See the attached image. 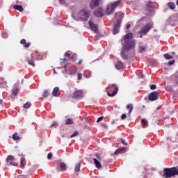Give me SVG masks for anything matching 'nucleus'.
<instances>
[{
  "mask_svg": "<svg viewBox=\"0 0 178 178\" xmlns=\"http://www.w3.org/2000/svg\"><path fill=\"white\" fill-rule=\"evenodd\" d=\"M118 143H120L121 142V143L125 146H127L128 144L127 143L125 142V140L123 139V138H119L118 140H117Z\"/></svg>",
  "mask_w": 178,
  "mask_h": 178,
  "instance_id": "obj_32",
  "label": "nucleus"
},
{
  "mask_svg": "<svg viewBox=\"0 0 178 178\" xmlns=\"http://www.w3.org/2000/svg\"><path fill=\"white\" fill-rule=\"evenodd\" d=\"M1 86H3V88H7L8 83L6 82H3L1 83Z\"/></svg>",
  "mask_w": 178,
  "mask_h": 178,
  "instance_id": "obj_40",
  "label": "nucleus"
},
{
  "mask_svg": "<svg viewBox=\"0 0 178 178\" xmlns=\"http://www.w3.org/2000/svg\"><path fill=\"white\" fill-rule=\"evenodd\" d=\"M94 163L95 164L96 168L98 169H100L102 168V164L99 160H97L96 159H94Z\"/></svg>",
  "mask_w": 178,
  "mask_h": 178,
  "instance_id": "obj_23",
  "label": "nucleus"
},
{
  "mask_svg": "<svg viewBox=\"0 0 178 178\" xmlns=\"http://www.w3.org/2000/svg\"><path fill=\"white\" fill-rule=\"evenodd\" d=\"M90 14L89 11H86L85 10H81L79 12L78 14V17L81 21H88V17H90Z\"/></svg>",
  "mask_w": 178,
  "mask_h": 178,
  "instance_id": "obj_4",
  "label": "nucleus"
},
{
  "mask_svg": "<svg viewBox=\"0 0 178 178\" xmlns=\"http://www.w3.org/2000/svg\"><path fill=\"white\" fill-rule=\"evenodd\" d=\"M26 159H24V158H21V159H20V168H22V169H24V167H25V165H26Z\"/></svg>",
  "mask_w": 178,
  "mask_h": 178,
  "instance_id": "obj_20",
  "label": "nucleus"
},
{
  "mask_svg": "<svg viewBox=\"0 0 178 178\" xmlns=\"http://www.w3.org/2000/svg\"><path fill=\"white\" fill-rule=\"evenodd\" d=\"M79 136V132H77L76 131L75 132H74V134H72L71 136H70V138H74V137H76Z\"/></svg>",
  "mask_w": 178,
  "mask_h": 178,
  "instance_id": "obj_38",
  "label": "nucleus"
},
{
  "mask_svg": "<svg viewBox=\"0 0 178 178\" xmlns=\"http://www.w3.org/2000/svg\"><path fill=\"white\" fill-rule=\"evenodd\" d=\"M35 54L37 55L36 58H37L38 60H42V56H40L39 53H38L36 51H35L34 53H32V54H31V56L33 57Z\"/></svg>",
  "mask_w": 178,
  "mask_h": 178,
  "instance_id": "obj_28",
  "label": "nucleus"
},
{
  "mask_svg": "<svg viewBox=\"0 0 178 178\" xmlns=\"http://www.w3.org/2000/svg\"><path fill=\"white\" fill-rule=\"evenodd\" d=\"M103 119H104V116L99 117V118L97 119V123H98V122H100L101 121L103 120Z\"/></svg>",
  "mask_w": 178,
  "mask_h": 178,
  "instance_id": "obj_42",
  "label": "nucleus"
},
{
  "mask_svg": "<svg viewBox=\"0 0 178 178\" xmlns=\"http://www.w3.org/2000/svg\"><path fill=\"white\" fill-rule=\"evenodd\" d=\"M82 79V74H78V80H81Z\"/></svg>",
  "mask_w": 178,
  "mask_h": 178,
  "instance_id": "obj_50",
  "label": "nucleus"
},
{
  "mask_svg": "<svg viewBox=\"0 0 178 178\" xmlns=\"http://www.w3.org/2000/svg\"><path fill=\"white\" fill-rule=\"evenodd\" d=\"M28 63L33 67L35 66L34 60L33 59L28 58Z\"/></svg>",
  "mask_w": 178,
  "mask_h": 178,
  "instance_id": "obj_33",
  "label": "nucleus"
},
{
  "mask_svg": "<svg viewBox=\"0 0 178 178\" xmlns=\"http://www.w3.org/2000/svg\"><path fill=\"white\" fill-rule=\"evenodd\" d=\"M115 66L117 70H121L123 69L124 65L121 61H118Z\"/></svg>",
  "mask_w": 178,
  "mask_h": 178,
  "instance_id": "obj_18",
  "label": "nucleus"
},
{
  "mask_svg": "<svg viewBox=\"0 0 178 178\" xmlns=\"http://www.w3.org/2000/svg\"><path fill=\"white\" fill-rule=\"evenodd\" d=\"M26 42V41L25 39H22L20 40V44H25Z\"/></svg>",
  "mask_w": 178,
  "mask_h": 178,
  "instance_id": "obj_46",
  "label": "nucleus"
},
{
  "mask_svg": "<svg viewBox=\"0 0 178 178\" xmlns=\"http://www.w3.org/2000/svg\"><path fill=\"white\" fill-rule=\"evenodd\" d=\"M83 97V92L82 90H77L74 92V93H72V99H80Z\"/></svg>",
  "mask_w": 178,
  "mask_h": 178,
  "instance_id": "obj_7",
  "label": "nucleus"
},
{
  "mask_svg": "<svg viewBox=\"0 0 178 178\" xmlns=\"http://www.w3.org/2000/svg\"><path fill=\"white\" fill-rule=\"evenodd\" d=\"M172 54H175V52H172Z\"/></svg>",
  "mask_w": 178,
  "mask_h": 178,
  "instance_id": "obj_64",
  "label": "nucleus"
},
{
  "mask_svg": "<svg viewBox=\"0 0 178 178\" xmlns=\"http://www.w3.org/2000/svg\"><path fill=\"white\" fill-rule=\"evenodd\" d=\"M153 9L154 8L152 6V1H146L145 10L149 13H152L153 12Z\"/></svg>",
  "mask_w": 178,
  "mask_h": 178,
  "instance_id": "obj_11",
  "label": "nucleus"
},
{
  "mask_svg": "<svg viewBox=\"0 0 178 178\" xmlns=\"http://www.w3.org/2000/svg\"><path fill=\"white\" fill-rule=\"evenodd\" d=\"M164 57L167 60H171V59L173 58V57H172V56H170V55H169L168 54H164Z\"/></svg>",
  "mask_w": 178,
  "mask_h": 178,
  "instance_id": "obj_37",
  "label": "nucleus"
},
{
  "mask_svg": "<svg viewBox=\"0 0 178 178\" xmlns=\"http://www.w3.org/2000/svg\"><path fill=\"white\" fill-rule=\"evenodd\" d=\"M31 106V104L29 102H27L26 104H24V109H29Z\"/></svg>",
  "mask_w": 178,
  "mask_h": 178,
  "instance_id": "obj_35",
  "label": "nucleus"
},
{
  "mask_svg": "<svg viewBox=\"0 0 178 178\" xmlns=\"http://www.w3.org/2000/svg\"><path fill=\"white\" fill-rule=\"evenodd\" d=\"M47 159H48L49 160H51V159H52V154H51V153H49V154H47Z\"/></svg>",
  "mask_w": 178,
  "mask_h": 178,
  "instance_id": "obj_43",
  "label": "nucleus"
},
{
  "mask_svg": "<svg viewBox=\"0 0 178 178\" xmlns=\"http://www.w3.org/2000/svg\"><path fill=\"white\" fill-rule=\"evenodd\" d=\"M127 109H129L128 117H130L131 114V112L133 111V104H129L127 106Z\"/></svg>",
  "mask_w": 178,
  "mask_h": 178,
  "instance_id": "obj_19",
  "label": "nucleus"
},
{
  "mask_svg": "<svg viewBox=\"0 0 178 178\" xmlns=\"http://www.w3.org/2000/svg\"><path fill=\"white\" fill-rule=\"evenodd\" d=\"M96 157L98 160H102V157L99 154H96Z\"/></svg>",
  "mask_w": 178,
  "mask_h": 178,
  "instance_id": "obj_48",
  "label": "nucleus"
},
{
  "mask_svg": "<svg viewBox=\"0 0 178 178\" xmlns=\"http://www.w3.org/2000/svg\"><path fill=\"white\" fill-rule=\"evenodd\" d=\"M126 150H127V149L125 147L119 148L118 149H117L115 152V155H119V154H124Z\"/></svg>",
  "mask_w": 178,
  "mask_h": 178,
  "instance_id": "obj_17",
  "label": "nucleus"
},
{
  "mask_svg": "<svg viewBox=\"0 0 178 178\" xmlns=\"http://www.w3.org/2000/svg\"><path fill=\"white\" fill-rule=\"evenodd\" d=\"M175 63V60H172L171 61L168 62V65H174Z\"/></svg>",
  "mask_w": 178,
  "mask_h": 178,
  "instance_id": "obj_45",
  "label": "nucleus"
},
{
  "mask_svg": "<svg viewBox=\"0 0 178 178\" xmlns=\"http://www.w3.org/2000/svg\"><path fill=\"white\" fill-rule=\"evenodd\" d=\"M120 26H121V23L119 21L115 25L114 29H113V34H118V33H120Z\"/></svg>",
  "mask_w": 178,
  "mask_h": 178,
  "instance_id": "obj_14",
  "label": "nucleus"
},
{
  "mask_svg": "<svg viewBox=\"0 0 178 178\" xmlns=\"http://www.w3.org/2000/svg\"><path fill=\"white\" fill-rule=\"evenodd\" d=\"M157 110L161 109V106H159L156 108Z\"/></svg>",
  "mask_w": 178,
  "mask_h": 178,
  "instance_id": "obj_57",
  "label": "nucleus"
},
{
  "mask_svg": "<svg viewBox=\"0 0 178 178\" xmlns=\"http://www.w3.org/2000/svg\"><path fill=\"white\" fill-rule=\"evenodd\" d=\"M14 9L18 10L20 13L24 11V8L21 5H15L14 6Z\"/></svg>",
  "mask_w": 178,
  "mask_h": 178,
  "instance_id": "obj_22",
  "label": "nucleus"
},
{
  "mask_svg": "<svg viewBox=\"0 0 178 178\" xmlns=\"http://www.w3.org/2000/svg\"><path fill=\"white\" fill-rule=\"evenodd\" d=\"M165 90H167L168 91H171L172 90V87L167 86Z\"/></svg>",
  "mask_w": 178,
  "mask_h": 178,
  "instance_id": "obj_41",
  "label": "nucleus"
},
{
  "mask_svg": "<svg viewBox=\"0 0 178 178\" xmlns=\"http://www.w3.org/2000/svg\"><path fill=\"white\" fill-rule=\"evenodd\" d=\"M17 178H26L24 175H19Z\"/></svg>",
  "mask_w": 178,
  "mask_h": 178,
  "instance_id": "obj_52",
  "label": "nucleus"
},
{
  "mask_svg": "<svg viewBox=\"0 0 178 178\" xmlns=\"http://www.w3.org/2000/svg\"><path fill=\"white\" fill-rule=\"evenodd\" d=\"M176 81L178 83V77L176 79Z\"/></svg>",
  "mask_w": 178,
  "mask_h": 178,
  "instance_id": "obj_60",
  "label": "nucleus"
},
{
  "mask_svg": "<svg viewBox=\"0 0 178 178\" xmlns=\"http://www.w3.org/2000/svg\"><path fill=\"white\" fill-rule=\"evenodd\" d=\"M130 27H131V24H127L126 29H130Z\"/></svg>",
  "mask_w": 178,
  "mask_h": 178,
  "instance_id": "obj_55",
  "label": "nucleus"
},
{
  "mask_svg": "<svg viewBox=\"0 0 178 178\" xmlns=\"http://www.w3.org/2000/svg\"><path fill=\"white\" fill-rule=\"evenodd\" d=\"M158 99H159V93H158L156 91L149 93V97H148L149 100L155 101Z\"/></svg>",
  "mask_w": 178,
  "mask_h": 178,
  "instance_id": "obj_8",
  "label": "nucleus"
},
{
  "mask_svg": "<svg viewBox=\"0 0 178 178\" xmlns=\"http://www.w3.org/2000/svg\"><path fill=\"white\" fill-rule=\"evenodd\" d=\"M121 44L122 47L120 56L122 59L127 60L128 56L125 54V52H129L130 49L135 48V42L133 40V34L131 33H127L121 40Z\"/></svg>",
  "mask_w": 178,
  "mask_h": 178,
  "instance_id": "obj_1",
  "label": "nucleus"
},
{
  "mask_svg": "<svg viewBox=\"0 0 178 178\" xmlns=\"http://www.w3.org/2000/svg\"><path fill=\"white\" fill-rule=\"evenodd\" d=\"M168 6L170 8V9H171L172 10L175 9V4L174 2H169L168 3Z\"/></svg>",
  "mask_w": 178,
  "mask_h": 178,
  "instance_id": "obj_27",
  "label": "nucleus"
},
{
  "mask_svg": "<svg viewBox=\"0 0 178 178\" xmlns=\"http://www.w3.org/2000/svg\"><path fill=\"white\" fill-rule=\"evenodd\" d=\"M81 163H78L75 165L74 170L76 172H79L81 171Z\"/></svg>",
  "mask_w": 178,
  "mask_h": 178,
  "instance_id": "obj_24",
  "label": "nucleus"
},
{
  "mask_svg": "<svg viewBox=\"0 0 178 178\" xmlns=\"http://www.w3.org/2000/svg\"><path fill=\"white\" fill-rule=\"evenodd\" d=\"M96 17H100L104 16V10L101 8L96 10L94 13Z\"/></svg>",
  "mask_w": 178,
  "mask_h": 178,
  "instance_id": "obj_15",
  "label": "nucleus"
},
{
  "mask_svg": "<svg viewBox=\"0 0 178 178\" xmlns=\"http://www.w3.org/2000/svg\"><path fill=\"white\" fill-rule=\"evenodd\" d=\"M17 92H19V88H14L13 89V93L15 96H17Z\"/></svg>",
  "mask_w": 178,
  "mask_h": 178,
  "instance_id": "obj_36",
  "label": "nucleus"
},
{
  "mask_svg": "<svg viewBox=\"0 0 178 178\" xmlns=\"http://www.w3.org/2000/svg\"><path fill=\"white\" fill-rule=\"evenodd\" d=\"M76 71H74L73 72L70 73V75H74L76 74Z\"/></svg>",
  "mask_w": 178,
  "mask_h": 178,
  "instance_id": "obj_53",
  "label": "nucleus"
},
{
  "mask_svg": "<svg viewBox=\"0 0 178 178\" xmlns=\"http://www.w3.org/2000/svg\"><path fill=\"white\" fill-rule=\"evenodd\" d=\"M154 26V23H148L145 26L140 28L139 33L143 35L147 34Z\"/></svg>",
  "mask_w": 178,
  "mask_h": 178,
  "instance_id": "obj_5",
  "label": "nucleus"
},
{
  "mask_svg": "<svg viewBox=\"0 0 178 178\" xmlns=\"http://www.w3.org/2000/svg\"><path fill=\"white\" fill-rule=\"evenodd\" d=\"M150 89L152 90H156V85H151Z\"/></svg>",
  "mask_w": 178,
  "mask_h": 178,
  "instance_id": "obj_44",
  "label": "nucleus"
},
{
  "mask_svg": "<svg viewBox=\"0 0 178 178\" xmlns=\"http://www.w3.org/2000/svg\"><path fill=\"white\" fill-rule=\"evenodd\" d=\"M177 5L178 6V0H177Z\"/></svg>",
  "mask_w": 178,
  "mask_h": 178,
  "instance_id": "obj_61",
  "label": "nucleus"
},
{
  "mask_svg": "<svg viewBox=\"0 0 178 178\" xmlns=\"http://www.w3.org/2000/svg\"><path fill=\"white\" fill-rule=\"evenodd\" d=\"M147 50V47L145 46H139L138 51L140 53L145 52Z\"/></svg>",
  "mask_w": 178,
  "mask_h": 178,
  "instance_id": "obj_25",
  "label": "nucleus"
},
{
  "mask_svg": "<svg viewBox=\"0 0 178 178\" xmlns=\"http://www.w3.org/2000/svg\"><path fill=\"white\" fill-rule=\"evenodd\" d=\"M59 2L61 3V4H63L65 3L64 0H58Z\"/></svg>",
  "mask_w": 178,
  "mask_h": 178,
  "instance_id": "obj_54",
  "label": "nucleus"
},
{
  "mask_svg": "<svg viewBox=\"0 0 178 178\" xmlns=\"http://www.w3.org/2000/svg\"><path fill=\"white\" fill-rule=\"evenodd\" d=\"M175 175L178 176V166L170 168H165L164 174L162 177L164 178H171Z\"/></svg>",
  "mask_w": 178,
  "mask_h": 178,
  "instance_id": "obj_2",
  "label": "nucleus"
},
{
  "mask_svg": "<svg viewBox=\"0 0 178 178\" xmlns=\"http://www.w3.org/2000/svg\"><path fill=\"white\" fill-rule=\"evenodd\" d=\"M88 24L92 31H93L95 33L98 32L97 26L96 24H93L91 20H89Z\"/></svg>",
  "mask_w": 178,
  "mask_h": 178,
  "instance_id": "obj_13",
  "label": "nucleus"
},
{
  "mask_svg": "<svg viewBox=\"0 0 178 178\" xmlns=\"http://www.w3.org/2000/svg\"><path fill=\"white\" fill-rule=\"evenodd\" d=\"M124 16V15L122 12H117L115 13V17L117 19V22L122 23Z\"/></svg>",
  "mask_w": 178,
  "mask_h": 178,
  "instance_id": "obj_12",
  "label": "nucleus"
},
{
  "mask_svg": "<svg viewBox=\"0 0 178 178\" xmlns=\"http://www.w3.org/2000/svg\"><path fill=\"white\" fill-rule=\"evenodd\" d=\"M83 63V60L82 59H79V62H78V65H81Z\"/></svg>",
  "mask_w": 178,
  "mask_h": 178,
  "instance_id": "obj_51",
  "label": "nucleus"
},
{
  "mask_svg": "<svg viewBox=\"0 0 178 178\" xmlns=\"http://www.w3.org/2000/svg\"><path fill=\"white\" fill-rule=\"evenodd\" d=\"M107 90H114V91H113L112 93L108 92L107 95L110 97H113L116 95V94L118 93V92L119 91V88H118V86L115 84H113V85H109L107 87Z\"/></svg>",
  "mask_w": 178,
  "mask_h": 178,
  "instance_id": "obj_6",
  "label": "nucleus"
},
{
  "mask_svg": "<svg viewBox=\"0 0 178 178\" xmlns=\"http://www.w3.org/2000/svg\"><path fill=\"white\" fill-rule=\"evenodd\" d=\"M140 123H141L142 125H143V127H148L147 121L145 120V119H142L141 121H140Z\"/></svg>",
  "mask_w": 178,
  "mask_h": 178,
  "instance_id": "obj_30",
  "label": "nucleus"
},
{
  "mask_svg": "<svg viewBox=\"0 0 178 178\" xmlns=\"http://www.w3.org/2000/svg\"><path fill=\"white\" fill-rule=\"evenodd\" d=\"M31 42H28L26 44H25V45L24 46L25 49H28L31 47Z\"/></svg>",
  "mask_w": 178,
  "mask_h": 178,
  "instance_id": "obj_39",
  "label": "nucleus"
},
{
  "mask_svg": "<svg viewBox=\"0 0 178 178\" xmlns=\"http://www.w3.org/2000/svg\"><path fill=\"white\" fill-rule=\"evenodd\" d=\"M65 57H67V58H70L71 59H73L74 57V56H72V54H70V51H67L65 54Z\"/></svg>",
  "mask_w": 178,
  "mask_h": 178,
  "instance_id": "obj_34",
  "label": "nucleus"
},
{
  "mask_svg": "<svg viewBox=\"0 0 178 178\" xmlns=\"http://www.w3.org/2000/svg\"><path fill=\"white\" fill-rule=\"evenodd\" d=\"M49 90H44L43 94H42V97H43L44 98H47V97H49Z\"/></svg>",
  "mask_w": 178,
  "mask_h": 178,
  "instance_id": "obj_31",
  "label": "nucleus"
},
{
  "mask_svg": "<svg viewBox=\"0 0 178 178\" xmlns=\"http://www.w3.org/2000/svg\"><path fill=\"white\" fill-rule=\"evenodd\" d=\"M143 34H141V35H140V38H143Z\"/></svg>",
  "mask_w": 178,
  "mask_h": 178,
  "instance_id": "obj_59",
  "label": "nucleus"
},
{
  "mask_svg": "<svg viewBox=\"0 0 178 178\" xmlns=\"http://www.w3.org/2000/svg\"><path fill=\"white\" fill-rule=\"evenodd\" d=\"M6 163L7 165L15 166L16 163L15 162V157L13 155L8 156L6 159Z\"/></svg>",
  "mask_w": 178,
  "mask_h": 178,
  "instance_id": "obj_10",
  "label": "nucleus"
},
{
  "mask_svg": "<svg viewBox=\"0 0 178 178\" xmlns=\"http://www.w3.org/2000/svg\"><path fill=\"white\" fill-rule=\"evenodd\" d=\"M59 167L61 171H65L67 170V165L63 162L60 163Z\"/></svg>",
  "mask_w": 178,
  "mask_h": 178,
  "instance_id": "obj_21",
  "label": "nucleus"
},
{
  "mask_svg": "<svg viewBox=\"0 0 178 178\" xmlns=\"http://www.w3.org/2000/svg\"><path fill=\"white\" fill-rule=\"evenodd\" d=\"M65 67H66V65H65V67H64V68H65V70L66 71V69H65Z\"/></svg>",
  "mask_w": 178,
  "mask_h": 178,
  "instance_id": "obj_62",
  "label": "nucleus"
},
{
  "mask_svg": "<svg viewBox=\"0 0 178 178\" xmlns=\"http://www.w3.org/2000/svg\"><path fill=\"white\" fill-rule=\"evenodd\" d=\"M74 124V121L72 118H68L65 122L66 125H72Z\"/></svg>",
  "mask_w": 178,
  "mask_h": 178,
  "instance_id": "obj_29",
  "label": "nucleus"
},
{
  "mask_svg": "<svg viewBox=\"0 0 178 178\" xmlns=\"http://www.w3.org/2000/svg\"><path fill=\"white\" fill-rule=\"evenodd\" d=\"M122 3V0H118L115 1L114 3H111V5L107 6L106 8V14L107 15H112L114 12L115 8L119 6Z\"/></svg>",
  "mask_w": 178,
  "mask_h": 178,
  "instance_id": "obj_3",
  "label": "nucleus"
},
{
  "mask_svg": "<svg viewBox=\"0 0 178 178\" xmlns=\"http://www.w3.org/2000/svg\"><path fill=\"white\" fill-rule=\"evenodd\" d=\"M126 118H127L126 113L122 114V115H121V119L122 120H124V119H126Z\"/></svg>",
  "mask_w": 178,
  "mask_h": 178,
  "instance_id": "obj_47",
  "label": "nucleus"
},
{
  "mask_svg": "<svg viewBox=\"0 0 178 178\" xmlns=\"http://www.w3.org/2000/svg\"><path fill=\"white\" fill-rule=\"evenodd\" d=\"M86 78H88V77H90V73L88 72V71H86Z\"/></svg>",
  "mask_w": 178,
  "mask_h": 178,
  "instance_id": "obj_49",
  "label": "nucleus"
},
{
  "mask_svg": "<svg viewBox=\"0 0 178 178\" xmlns=\"http://www.w3.org/2000/svg\"><path fill=\"white\" fill-rule=\"evenodd\" d=\"M101 4V0H90V7L91 9H94Z\"/></svg>",
  "mask_w": 178,
  "mask_h": 178,
  "instance_id": "obj_9",
  "label": "nucleus"
},
{
  "mask_svg": "<svg viewBox=\"0 0 178 178\" xmlns=\"http://www.w3.org/2000/svg\"><path fill=\"white\" fill-rule=\"evenodd\" d=\"M53 96L55 97H60V89L58 87H55L52 93Z\"/></svg>",
  "mask_w": 178,
  "mask_h": 178,
  "instance_id": "obj_16",
  "label": "nucleus"
},
{
  "mask_svg": "<svg viewBox=\"0 0 178 178\" xmlns=\"http://www.w3.org/2000/svg\"><path fill=\"white\" fill-rule=\"evenodd\" d=\"M13 139L14 140H20L21 138L19 136L17 135V133L15 132L13 135Z\"/></svg>",
  "mask_w": 178,
  "mask_h": 178,
  "instance_id": "obj_26",
  "label": "nucleus"
},
{
  "mask_svg": "<svg viewBox=\"0 0 178 178\" xmlns=\"http://www.w3.org/2000/svg\"><path fill=\"white\" fill-rule=\"evenodd\" d=\"M1 2H2V0H0V3H1Z\"/></svg>",
  "mask_w": 178,
  "mask_h": 178,
  "instance_id": "obj_63",
  "label": "nucleus"
},
{
  "mask_svg": "<svg viewBox=\"0 0 178 178\" xmlns=\"http://www.w3.org/2000/svg\"><path fill=\"white\" fill-rule=\"evenodd\" d=\"M2 104H3V100L0 99V105H2Z\"/></svg>",
  "mask_w": 178,
  "mask_h": 178,
  "instance_id": "obj_56",
  "label": "nucleus"
},
{
  "mask_svg": "<svg viewBox=\"0 0 178 178\" xmlns=\"http://www.w3.org/2000/svg\"><path fill=\"white\" fill-rule=\"evenodd\" d=\"M63 60L64 62H66V61H67V59H66L65 58H64L63 59Z\"/></svg>",
  "mask_w": 178,
  "mask_h": 178,
  "instance_id": "obj_58",
  "label": "nucleus"
}]
</instances>
